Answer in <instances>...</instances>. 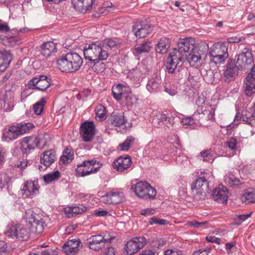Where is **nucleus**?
Returning a JSON list of instances; mask_svg holds the SVG:
<instances>
[{"label":"nucleus","instance_id":"ddd939ff","mask_svg":"<svg viewBox=\"0 0 255 255\" xmlns=\"http://www.w3.org/2000/svg\"><path fill=\"white\" fill-rule=\"evenodd\" d=\"M110 242L108 239L101 235L92 236L87 239V245L92 250L98 251L108 246Z\"/></svg>","mask_w":255,"mask_h":255},{"label":"nucleus","instance_id":"09e8293b","mask_svg":"<svg viewBox=\"0 0 255 255\" xmlns=\"http://www.w3.org/2000/svg\"><path fill=\"white\" fill-rule=\"evenodd\" d=\"M134 140V138L133 137L131 136H128L122 143L120 144L121 150L123 151H127Z\"/></svg>","mask_w":255,"mask_h":255},{"label":"nucleus","instance_id":"c9c22d12","mask_svg":"<svg viewBox=\"0 0 255 255\" xmlns=\"http://www.w3.org/2000/svg\"><path fill=\"white\" fill-rule=\"evenodd\" d=\"M152 47L150 41H145L139 45H137L133 49L134 55H138L143 53L148 52Z\"/></svg>","mask_w":255,"mask_h":255},{"label":"nucleus","instance_id":"58836bf2","mask_svg":"<svg viewBox=\"0 0 255 255\" xmlns=\"http://www.w3.org/2000/svg\"><path fill=\"white\" fill-rule=\"evenodd\" d=\"M74 158V152L71 148L66 147L63 154L60 157V162L63 164H68L70 163Z\"/></svg>","mask_w":255,"mask_h":255},{"label":"nucleus","instance_id":"603ef678","mask_svg":"<svg viewBox=\"0 0 255 255\" xmlns=\"http://www.w3.org/2000/svg\"><path fill=\"white\" fill-rule=\"evenodd\" d=\"M208 223L207 222H198L197 221H193L189 223V225L191 227L195 228H205L206 225Z\"/></svg>","mask_w":255,"mask_h":255},{"label":"nucleus","instance_id":"393cba45","mask_svg":"<svg viewBox=\"0 0 255 255\" xmlns=\"http://www.w3.org/2000/svg\"><path fill=\"white\" fill-rule=\"evenodd\" d=\"M131 159L129 156L119 157L114 162V167L120 172L124 171L128 168L131 165Z\"/></svg>","mask_w":255,"mask_h":255},{"label":"nucleus","instance_id":"412c9836","mask_svg":"<svg viewBox=\"0 0 255 255\" xmlns=\"http://www.w3.org/2000/svg\"><path fill=\"white\" fill-rule=\"evenodd\" d=\"M253 61V54L252 50L245 48L243 52L239 55L237 63L241 68H246Z\"/></svg>","mask_w":255,"mask_h":255},{"label":"nucleus","instance_id":"4d7b16f0","mask_svg":"<svg viewBox=\"0 0 255 255\" xmlns=\"http://www.w3.org/2000/svg\"><path fill=\"white\" fill-rule=\"evenodd\" d=\"M201 156L205 161H210L213 160L211 150H206L201 153Z\"/></svg>","mask_w":255,"mask_h":255},{"label":"nucleus","instance_id":"0e129e2a","mask_svg":"<svg viewBox=\"0 0 255 255\" xmlns=\"http://www.w3.org/2000/svg\"><path fill=\"white\" fill-rule=\"evenodd\" d=\"M206 240L210 243H215L218 244H220V239L219 238H217L214 236H207L206 237Z\"/></svg>","mask_w":255,"mask_h":255},{"label":"nucleus","instance_id":"423d86ee","mask_svg":"<svg viewBox=\"0 0 255 255\" xmlns=\"http://www.w3.org/2000/svg\"><path fill=\"white\" fill-rule=\"evenodd\" d=\"M131 189L138 197L141 199H153L156 195V190L147 182L139 181L133 184Z\"/></svg>","mask_w":255,"mask_h":255},{"label":"nucleus","instance_id":"e433bc0d","mask_svg":"<svg viewBox=\"0 0 255 255\" xmlns=\"http://www.w3.org/2000/svg\"><path fill=\"white\" fill-rule=\"evenodd\" d=\"M170 47V42L168 39L162 38L158 42L155 49L157 52L160 54L165 53Z\"/></svg>","mask_w":255,"mask_h":255},{"label":"nucleus","instance_id":"f257e3e1","mask_svg":"<svg viewBox=\"0 0 255 255\" xmlns=\"http://www.w3.org/2000/svg\"><path fill=\"white\" fill-rule=\"evenodd\" d=\"M83 53L85 59L93 64V67L96 71L97 70V64L101 61L106 60L109 56V52L103 48L101 42L98 41L86 44L84 46Z\"/></svg>","mask_w":255,"mask_h":255},{"label":"nucleus","instance_id":"4c0bfd02","mask_svg":"<svg viewBox=\"0 0 255 255\" xmlns=\"http://www.w3.org/2000/svg\"><path fill=\"white\" fill-rule=\"evenodd\" d=\"M103 48L106 49L107 52L110 49L118 47L120 44V42L117 39L106 38L100 42Z\"/></svg>","mask_w":255,"mask_h":255},{"label":"nucleus","instance_id":"f03ea898","mask_svg":"<svg viewBox=\"0 0 255 255\" xmlns=\"http://www.w3.org/2000/svg\"><path fill=\"white\" fill-rule=\"evenodd\" d=\"M56 62L58 68L61 71L73 72L80 69L83 61L78 53L70 52L60 56Z\"/></svg>","mask_w":255,"mask_h":255},{"label":"nucleus","instance_id":"6e6d98bb","mask_svg":"<svg viewBox=\"0 0 255 255\" xmlns=\"http://www.w3.org/2000/svg\"><path fill=\"white\" fill-rule=\"evenodd\" d=\"M96 114L101 119H103L106 114V109L102 105H99L96 109Z\"/></svg>","mask_w":255,"mask_h":255},{"label":"nucleus","instance_id":"4be33fe9","mask_svg":"<svg viewBox=\"0 0 255 255\" xmlns=\"http://www.w3.org/2000/svg\"><path fill=\"white\" fill-rule=\"evenodd\" d=\"M39 186L38 181H27L23 188V195L29 198H32L39 193Z\"/></svg>","mask_w":255,"mask_h":255},{"label":"nucleus","instance_id":"aec40b11","mask_svg":"<svg viewBox=\"0 0 255 255\" xmlns=\"http://www.w3.org/2000/svg\"><path fill=\"white\" fill-rule=\"evenodd\" d=\"M124 193L119 191H112L102 197V201L107 204H119L123 201Z\"/></svg>","mask_w":255,"mask_h":255},{"label":"nucleus","instance_id":"9b49d317","mask_svg":"<svg viewBox=\"0 0 255 255\" xmlns=\"http://www.w3.org/2000/svg\"><path fill=\"white\" fill-rule=\"evenodd\" d=\"M51 85V79L45 75L39 77H34L31 79L27 84V87L32 89H37L44 91Z\"/></svg>","mask_w":255,"mask_h":255},{"label":"nucleus","instance_id":"c756f323","mask_svg":"<svg viewBox=\"0 0 255 255\" xmlns=\"http://www.w3.org/2000/svg\"><path fill=\"white\" fill-rule=\"evenodd\" d=\"M56 159L55 151L49 150L44 151L40 157V163L46 167L51 165Z\"/></svg>","mask_w":255,"mask_h":255},{"label":"nucleus","instance_id":"39448f33","mask_svg":"<svg viewBox=\"0 0 255 255\" xmlns=\"http://www.w3.org/2000/svg\"><path fill=\"white\" fill-rule=\"evenodd\" d=\"M228 46L225 43H216L211 48L209 56L211 62L222 63L229 57Z\"/></svg>","mask_w":255,"mask_h":255},{"label":"nucleus","instance_id":"2eb2a0df","mask_svg":"<svg viewBox=\"0 0 255 255\" xmlns=\"http://www.w3.org/2000/svg\"><path fill=\"white\" fill-rule=\"evenodd\" d=\"M124 86L122 84H118L113 87L112 93L114 97L118 101L125 98L127 104L130 105H132L136 101L135 96L130 94L126 95L124 93Z\"/></svg>","mask_w":255,"mask_h":255},{"label":"nucleus","instance_id":"8fccbe9b","mask_svg":"<svg viewBox=\"0 0 255 255\" xmlns=\"http://www.w3.org/2000/svg\"><path fill=\"white\" fill-rule=\"evenodd\" d=\"M148 223L150 225H153L154 224L165 225L168 224L169 222L167 220L158 219L156 217L153 216L149 219Z\"/></svg>","mask_w":255,"mask_h":255},{"label":"nucleus","instance_id":"6e6552de","mask_svg":"<svg viewBox=\"0 0 255 255\" xmlns=\"http://www.w3.org/2000/svg\"><path fill=\"white\" fill-rule=\"evenodd\" d=\"M146 244V240L143 236L136 237L127 242L125 250L127 255H132L142 249Z\"/></svg>","mask_w":255,"mask_h":255},{"label":"nucleus","instance_id":"de8ad7c7","mask_svg":"<svg viewBox=\"0 0 255 255\" xmlns=\"http://www.w3.org/2000/svg\"><path fill=\"white\" fill-rule=\"evenodd\" d=\"M238 144L237 139L233 137H230L225 143L226 146L233 151L237 149Z\"/></svg>","mask_w":255,"mask_h":255},{"label":"nucleus","instance_id":"0eeeda50","mask_svg":"<svg viewBox=\"0 0 255 255\" xmlns=\"http://www.w3.org/2000/svg\"><path fill=\"white\" fill-rule=\"evenodd\" d=\"M26 220L31 225L32 232L38 234L42 233L45 223L39 215L31 210L27 211Z\"/></svg>","mask_w":255,"mask_h":255},{"label":"nucleus","instance_id":"473e14b6","mask_svg":"<svg viewBox=\"0 0 255 255\" xmlns=\"http://www.w3.org/2000/svg\"><path fill=\"white\" fill-rule=\"evenodd\" d=\"M255 81L251 79L250 76H247L244 81V88L246 95L252 96L255 93Z\"/></svg>","mask_w":255,"mask_h":255},{"label":"nucleus","instance_id":"1a4fd4ad","mask_svg":"<svg viewBox=\"0 0 255 255\" xmlns=\"http://www.w3.org/2000/svg\"><path fill=\"white\" fill-rule=\"evenodd\" d=\"M195 40L191 37L180 38L177 43V48L173 50L177 52L179 56L183 58L186 55L196 46Z\"/></svg>","mask_w":255,"mask_h":255},{"label":"nucleus","instance_id":"2f4dec72","mask_svg":"<svg viewBox=\"0 0 255 255\" xmlns=\"http://www.w3.org/2000/svg\"><path fill=\"white\" fill-rule=\"evenodd\" d=\"M238 68L234 63H228L224 72V77L228 82L231 81L238 73Z\"/></svg>","mask_w":255,"mask_h":255},{"label":"nucleus","instance_id":"a19ab883","mask_svg":"<svg viewBox=\"0 0 255 255\" xmlns=\"http://www.w3.org/2000/svg\"><path fill=\"white\" fill-rule=\"evenodd\" d=\"M98 168L92 167L90 169L83 166L81 164L78 165L76 170V175L78 176L84 177L89 175L91 173H96L98 171Z\"/></svg>","mask_w":255,"mask_h":255},{"label":"nucleus","instance_id":"c03bdc74","mask_svg":"<svg viewBox=\"0 0 255 255\" xmlns=\"http://www.w3.org/2000/svg\"><path fill=\"white\" fill-rule=\"evenodd\" d=\"M11 177L5 172H0V190L8 186L11 181Z\"/></svg>","mask_w":255,"mask_h":255},{"label":"nucleus","instance_id":"b1692460","mask_svg":"<svg viewBox=\"0 0 255 255\" xmlns=\"http://www.w3.org/2000/svg\"><path fill=\"white\" fill-rule=\"evenodd\" d=\"M20 136L18 128L15 125L10 126L2 132V139L3 141H9L18 138Z\"/></svg>","mask_w":255,"mask_h":255},{"label":"nucleus","instance_id":"5fc2aeb1","mask_svg":"<svg viewBox=\"0 0 255 255\" xmlns=\"http://www.w3.org/2000/svg\"><path fill=\"white\" fill-rule=\"evenodd\" d=\"M164 255H183L182 252L177 248L169 249L164 252Z\"/></svg>","mask_w":255,"mask_h":255},{"label":"nucleus","instance_id":"f704fd0d","mask_svg":"<svg viewBox=\"0 0 255 255\" xmlns=\"http://www.w3.org/2000/svg\"><path fill=\"white\" fill-rule=\"evenodd\" d=\"M166 113V112H164L157 114L153 119V123L154 124H157L159 125L163 124L166 121L171 123L173 118L172 117H170L169 115Z\"/></svg>","mask_w":255,"mask_h":255},{"label":"nucleus","instance_id":"bf43d9fd","mask_svg":"<svg viewBox=\"0 0 255 255\" xmlns=\"http://www.w3.org/2000/svg\"><path fill=\"white\" fill-rule=\"evenodd\" d=\"M211 251V248L206 247L195 252L193 255H208Z\"/></svg>","mask_w":255,"mask_h":255},{"label":"nucleus","instance_id":"9d476101","mask_svg":"<svg viewBox=\"0 0 255 255\" xmlns=\"http://www.w3.org/2000/svg\"><path fill=\"white\" fill-rule=\"evenodd\" d=\"M208 188V183L205 177L198 178L193 187H192L195 199L197 200L204 199L206 195Z\"/></svg>","mask_w":255,"mask_h":255},{"label":"nucleus","instance_id":"864d4df0","mask_svg":"<svg viewBox=\"0 0 255 255\" xmlns=\"http://www.w3.org/2000/svg\"><path fill=\"white\" fill-rule=\"evenodd\" d=\"M73 209V213L74 214V216L78 214H82L87 210V207L83 206L80 205V206H74L72 207Z\"/></svg>","mask_w":255,"mask_h":255},{"label":"nucleus","instance_id":"680f3d73","mask_svg":"<svg viewBox=\"0 0 255 255\" xmlns=\"http://www.w3.org/2000/svg\"><path fill=\"white\" fill-rule=\"evenodd\" d=\"M182 123L185 125H193L195 124L194 120H193V115L191 117H187L182 120Z\"/></svg>","mask_w":255,"mask_h":255},{"label":"nucleus","instance_id":"a878e982","mask_svg":"<svg viewBox=\"0 0 255 255\" xmlns=\"http://www.w3.org/2000/svg\"><path fill=\"white\" fill-rule=\"evenodd\" d=\"M57 48L55 43L52 41L44 42L41 46V55L47 58L57 52Z\"/></svg>","mask_w":255,"mask_h":255},{"label":"nucleus","instance_id":"72a5a7b5","mask_svg":"<svg viewBox=\"0 0 255 255\" xmlns=\"http://www.w3.org/2000/svg\"><path fill=\"white\" fill-rule=\"evenodd\" d=\"M133 31L136 37L143 38L150 32V28L148 25L143 27L141 24H136L133 26Z\"/></svg>","mask_w":255,"mask_h":255},{"label":"nucleus","instance_id":"774afa93","mask_svg":"<svg viewBox=\"0 0 255 255\" xmlns=\"http://www.w3.org/2000/svg\"><path fill=\"white\" fill-rule=\"evenodd\" d=\"M107 248V251L104 253V255H115V251L114 249L112 247H109V244L108 246H106Z\"/></svg>","mask_w":255,"mask_h":255},{"label":"nucleus","instance_id":"ea45409f","mask_svg":"<svg viewBox=\"0 0 255 255\" xmlns=\"http://www.w3.org/2000/svg\"><path fill=\"white\" fill-rule=\"evenodd\" d=\"M241 200L246 204L255 202V190L250 189L245 191L241 197Z\"/></svg>","mask_w":255,"mask_h":255},{"label":"nucleus","instance_id":"e2e57ef3","mask_svg":"<svg viewBox=\"0 0 255 255\" xmlns=\"http://www.w3.org/2000/svg\"><path fill=\"white\" fill-rule=\"evenodd\" d=\"M31 88H29L28 87V88H25L24 89L21 93V100L23 101L25 100L28 96H29L31 94Z\"/></svg>","mask_w":255,"mask_h":255},{"label":"nucleus","instance_id":"49530a36","mask_svg":"<svg viewBox=\"0 0 255 255\" xmlns=\"http://www.w3.org/2000/svg\"><path fill=\"white\" fill-rule=\"evenodd\" d=\"M46 103V101L44 98H42L39 102L33 105V110L35 114L40 115L43 112L44 106Z\"/></svg>","mask_w":255,"mask_h":255},{"label":"nucleus","instance_id":"7c9ffc66","mask_svg":"<svg viewBox=\"0 0 255 255\" xmlns=\"http://www.w3.org/2000/svg\"><path fill=\"white\" fill-rule=\"evenodd\" d=\"M12 59V55L9 51L0 53V73L5 71Z\"/></svg>","mask_w":255,"mask_h":255},{"label":"nucleus","instance_id":"6ab92c4d","mask_svg":"<svg viewBox=\"0 0 255 255\" xmlns=\"http://www.w3.org/2000/svg\"><path fill=\"white\" fill-rule=\"evenodd\" d=\"M242 120L246 123L255 126V112L253 107L246 109L242 112V114L238 113L235 117V121Z\"/></svg>","mask_w":255,"mask_h":255},{"label":"nucleus","instance_id":"a211bd4d","mask_svg":"<svg viewBox=\"0 0 255 255\" xmlns=\"http://www.w3.org/2000/svg\"><path fill=\"white\" fill-rule=\"evenodd\" d=\"M14 106V93L11 91H6L0 99V108L5 112H9L13 110Z\"/></svg>","mask_w":255,"mask_h":255},{"label":"nucleus","instance_id":"cd10ccee","mask_svg":"<svg viewBox=\"0 0 255 255\" xmlns=\"http://www.w3.org/2000/svg\"><path fill=\"white\" fill-rule=\"evenodd\" d=\"M108 124L112 127H121L126 124L127 120L123 113L113 114L108 119Z\"/></svg>","mask_w":255,"mask_h":255},{"label":"nucleus","instance_id":"bb28decb","mask_svg":"<svg viewBox=\"0 0 255 255\" xmlns=\"http://www.w3.org/2000/svg\"><path fill=\"white\" fill-rule=\"evenodd\" d=\"M162 80L159 75H153L148 80L146 88L150 92H155L161 88Z\"/></svg>","mask_w":255,"mask_h":255},{"label":"nucleus","instance_id":"f3484780","mask_svg":"<svg viewBox=\"0 0 255 255\" xmlns=\"http://www.w3.org/2000/svg\"><path fill=\"white\" fill-rule=\"evenodd\" d=\"M41 140L37 137L26 136L23 138L21 142V148L23 153H26L31 149L35 147L39 148H42L40 145Z\"/></svg>","mask_w":255,"mask_h":255},{"label":"nucleus","instance_id":"a18cd8bd","mask_svg":"<svg viewBox=\"0 0 255 255\" xmlns=\"http://www.w3.org/2000/svg\"><path fill=\"white\" fill-rule=\"evenodd\" d=\"M60 173L56 170L53 173H49L43 176V179L46 183H50L55 180L58 179L60 177Z\"/></svg>","mask_w":255,"mask_h":255},{"label":"nucleus","instance_id":"338daca9","mask_svg":"<svg viewBox=\"0 0 255 255\" xmlns=\"http://www.w3.org/2000/svg\"><path fill=\"white\" fill-rule=\"evenodd\" d=\"M155 213L154 209H146L141 211V214L144 216H148L153 215Z\"/></svg>","mask_w":255,"mask_h":255},{"label":"nucleus","instance_id":"dca6fc26","mask_svg":"<svg viewBox=\"0 0 255 255\" xmlns=\"http://www.w3.org/2000/svg\"><path fill=\"white\" fill-rule=\"evenodd\" d=\"M83 246V244L79 239H69L64 243L63 251L67 255H75Z\"/></svg>","mask_w":255,"mask_h":255},{"label":"nucleus","instance_id":"69168bd1","mask_svg":"<svg viewBox=\"0 0 255 255\" xmlns=\"http://www.w3.org/2000/svg\"><path fill=\"white\" fill-rule=\"evenodd\" d=\"M64 214L68 218H72L74 217V214L73 213L72 207H66L64 209Z\"/></svg>","mask_w":255,"mask_h":255},{"label":"nucleus","instance_id":"5701e85b","mask_svg":"<svg viewBox=\"0 0 255 255\" xmlns=\"http://www.w3.org/2000/svg\"><path fill=\"white\" fill-rule=\"evenodd\" d=\"M228 193L227 188L221 185L214 189L212 197L214 200L219 203H226L228 200Z\"/></svg>","mask_w":255,"mask_h":255},{"label":"nucleus","instance_id":"f8f14e48","mask_svg":"<svg viewBox=\"0 0 255 255\" xmlns=\"http://www.w3.org/2000/svg\"><path fill=\"white\" fill-rule=\"evenodd\" d=\"M96 128L93 122H85L80 127V134L85 142L91 141L95 135Z\"/></svg>","mask_w":255,"mask_h":255},{"label":"nucleus","instance_id":"3c124183","mask_svg":"<svg viewBox=\"0 0 255 255\" xmlns=\"http://www.w3.org/2000/svg\"><path fill=\"white\" fill-rule=\"evenodd\" d=\"M193 118L195 124H202V122L204 120H206L204 112H202V113H200L199 112H195L193 115Z\"/></svg>","mask_w":255,"mask_h":255},{"label":"nucleus","instance_id":"20e7f679","mask_svg":"<svg viewBox=\"0 0 255 255\" xmlns=\"http://www.w3.org/2000/svg\"><path fill=\"white\" fill-rule=\"evenodd\" d=\"M209 50V46L205 42H201L196 46L187 55L185 56L192 66H198L202 63L203 58L206 56Z\"/></svg>","mask_w":255,"mask_h":255},{"label":"nucleus","instance_id":"37998d69","mask_svg":"<svg viewBox=\"0 0 255 255\" xmlns=\"http://www.w3.org/2000/svg\"><path fill=\"white\" fill-rule=\"evenodd\" d=\"M16 126L19 130L20 136L25 133L29 132L32 130L34 127V125L31 123L17 124H16Z\"/></svg>","mask_w":255,"mask_h":255},{"label":"nucleus","instance_id":"c85d7f7f","mask_svg":"<svg viewBox=\"0 0 255 255\" xmlns=\"http://www.w3.org/2000/svg\"><path fill=\"white\" fill-rule=\"evenodd\" d=\"M94 0H73L74 7L81 12H84L92 8Z\"/></svg>","mask_w":255,"mask_h":255},{"label":"nucleus","instance_id":"7ed1b4c3","mask_svg":"<svg viewBox=\"0 0 255 255\" xmlns=\"http://www.w3.org/2000/svg\"><path fill=\"white\" fill-rule=\"evenodd\" d=\"M4 233L8 238L26 241L30 237V229L22 224L11 222L7 225Z\"/></svg>","mask_w":255,"mask_h":255},{"label":"nucleus","instance_id":"79ce46f5","mask_svg":"<svg viewBox=\"0 0 255 255\" xmlns=\"http://www.w3.org/2000/svg\"><path fill=\"white\" fill-rule=\"evenodd\" d=\"M225 181L226 184L231 187H236L242 184L239 178L231 173H229L225 176Z\"/></svg>","mask_w":255,"mask_h":255},{"label":"nucleus","instance_id":"052dcab7","mask_svg":"<svg viewBox=\"0 0 255 255\" xmlns=\"http://www.w3.org/2000/svg\"><path fill=\"white\" fill-rule=\"evenodd\" d=\"M204 115L206 118V120H214L215 110H212L211 111L205 110L204 111Z\"/></svg>","mask_w":255,"mask_h":255},{"label":"nucleus","instance_id":"4468645a","mask_svg":"<svg viewBox=\"0 0 255 255\" xmlns=\"http://www.w3.org/2000/svg\"><path fill=\"white\" fill-rule=\"evenodd\" d=\"M183 58L179 56L177 52H170L166 59L165 66L168 72L173 73L178 67L182 66Z\"/></svg>","mask_w":255,"mask_h":255},{"label":"nucleus","instance_id":"13d9d810","mask_svg":"<svg viewBox=\"0 0 255 255\" xmlns=\"http://www.w3.org/2000/svg\"><path fill=\"white\" fill-rule=\"evenodd\" d=\"M96 161L94 159L86 160L83 161L81 164L87 168L88 169H90L92 167H94L93 166L96 164Z\"/></svg>","mask_w":255,"mask_h":255}]
</instances>
